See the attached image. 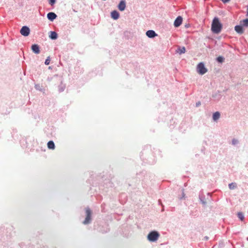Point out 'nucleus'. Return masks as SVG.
I'll return each instance as SVG.
<instances>
[{
  "instance_id": "4",
  "label": "nucleus",
  "mask_w": 248,
  "mask_h": 248,
  "mask_svg": "<svg viewBox=\"0 0 248 248\" xmlns=\"http://www.w3.org/2000/svg\"><path fill=\"white\" fill-rule=\"evenodd\" d=\"M91 214L92 212L89 208H86V217L83 223L85 225L88 224L91 221Z\"/></svg>"
},
{
  "instance_id": "16",
  "label": "nucleus",
  "mask_w": 248,
  "mask_h": 248,
  "mask_svg": "<svg viewBox=\"0 0 248 248\" xmlns=\"http://www.w3.org/2000/svg\"><path fill=\"white\" fill-rule=\"evenodd\" d=\"M50 34L49 35V37L51 39L55 40V39H56L58 38V34H57V33L56 32L53 31H51L50 32Z\"/></svg>"
},
{
  "instance_id": "20",
  "label": "nucleus",
  "mask_w": 248,
  "mask_h": 248,
  "mask_svg": "<svg viewBox=\"0 0 248 248\" xmlns=\"http://www.w3.org/2000/svg\"><path fill=\"white\" fill-rule=\"evenodd\" d=\"M224 58L222 56H219L217 58V61L219 63H222L224 61Z\"/></svg>"
},
{
  "instance_id": "26",
  "label": "nucleus",
  "mask_w": 248,
  "mask_h": 248,
  "mask_svg": "<svg viewBox=\"0 0 248 248\" xmlns=\"http://www.w3.org/2000/svg\"><path fill=\"white\" fill-rule=\"evenodd\" d=\"M50 63V57H48L45 62L46 65H48Z\"/></svg>"
},
{
  "instance_id": "1",
  "label": "nucleus",
  "mask_w": 248,
  "mask_h": 248,
  "mask_svg": "<svg viewBox=\"0 0 248 248\" xmlns=\"http://www.w3.org/2000/svg\"><path fill=\"white\" fill-rule=\"evenodd\" d=\"M222 25L217 17H215L212 21L211 30L214 33H219L222 29Z\"/></svg>"
},
{
  "instance_id": "25",
  "label": "nucleus",
  "mask_w": 248,
  "mask_h": 248,
  "mask_svg": "<svg viewBox=\"0 0 248 248\" xmlns=\"http://www.w3.org/2000/svg\"><path fill=\"white\" fill-rule=\"evenodd\" d=\"M56 2V0H48V3L49 4L53 6Z\"/></svg>"
},
{
  "instance_id": "22",
  "label": "nucleus",
  "mask_w": 248,
  "mask_h": 248,
  "mask_svg": "<svg viewBox=\"0 0 248 248\" xmlns=\"http://www.w3.org/2000/svg\"><path fill=\"white\" fill-rule=\"evenodd\" d=\"M65 85L61 84L60 85L58 86V89L59 92H62L64 90Z\"/></svg>"
},
{
  "instance_id": "21",
  "label": "nucleus",
  "mask_w": 248,
  "mask_h": 248,
  "mask_svg": "<svg viewBox=\"0 0 248 248\" xmlns=\"http://www.w3.org/2000/svg\"><path fill=\"white\" fill-rule=\"evenodd\" d=\"M236 187V185L235 183H232L229 184V188L230 189H233Z\"/></svg>"
},
{
  "instance_id": "13",
  "label": "nucleus",
  "mask_w": 248,
  "mask_h": 248,
  "mask_svg": "<svg viewBox=\"0 0 248 248\" xmlns=\"http://www.w3.org/2000/svg\"><path fill=\"white\" fill-rule=\"evenodd\" d=\"M176 52L180 55H181L182 54H184L186 52V48L184 46H179L176 50Z\"/></svg>"
},
{
  "instance_id": "7",
  "label": "nucleus",
  "mask_w": 248,
  "mask_h": 248,
  "mask_svg": "<svg viewBox=\"0 0 248 248\" xmlns=\"http://www.w3.org/2000/svg\"><path fill=\"white\" fill-rule=\"evenodd\" d=\"M126 2L125 0H121L118 4V7L119 10L123 11L125 9Z\"/></svg>"
},
{
  "instance_id": "15",
  "label": "nucleus",
  "mask_w": 248,
  "mask_h": 248,
  "mask_svg": "<svg viewBox=\"0 0 248 248\" xmlns=\"http://www.w3.org/2000/svg\"><path fill=\"white\" fill-rule=\"evenodd\" d=\"M47 147L49 149L54 150L55 149V146L54 142L52 140H50L47 142Z\"/></svg>"
},
{
  "instance_id": "19",
  "label": "nucleus",
  "mask_w": 248,
  "mask_h": 248,
  "mask_svg": "<svg viewBox=\"0 0 248 248\" xmlns=\"http://www.w3.org/2000/svg\"><path fill=\"white\" fill-rule=\"evenodd\" d=\"M237 217L241 221H243L244 219V216L242 212H238Z\"/></svg>"
},
{
  "instance_id": "24",
  "label": "nucleus",
  "mask_w": 248,
  "mask_h": 248,
  "mask_svg": "<svg viewBox=\"0 0 248 248\" xmlns=\"http://www.w3.org/2000/svg\"><path fill=\"white\" fill-rule=\"evenodd\" d=\"M34 87L36 90H38L40 91H42V86H41L39 84H35Z\"/></svg>"
},
{
  "instance_id": "8",
  "label": "nucleus",
  "mask_w": 248,
  "mask_h": 248,
  "mask_svg": "<svg viewBox=\"0 0 248 248\" xmlns=\"http://www.w3.org/2000/svg\"><path fill=\"white\" fill-rule=\"evenodd\" d=\"M146 35L150 38H153L157 36V34L153 30L147 31L146 32Z\"/></svg>"
},
{
  "instance_id": "30",
  "label": "nucleus",
  "mask_w": 248,
  "mask_h": 248,
  "mask_svg": "<svg viewBox=\"0 0 248 248\" xmlns=\"http://www.w3.org/2000/svg\"><path fill=\"white\" fill-rule=\"evenodd\" d=\"M51 79H52V78L48 77V78H47V80H48V81H51Z\"/></svg>"
},
{
  "instance_id": "18",
  "label": "nucleus",
  "mask_w": 248,
  "mask_h": 248,
  "mask_svg": "<svg viewBox=\"0 0 248 248\" xmlns=\"http://www.w3.org/2000/svg\"><path fill=\"white\" fill-rule=\"evenodd\" d=\"M240 23L242 26L248 27V18L241 21Z\"/></svg>"
},
{
  "instance_id": "23",
  "label": "nucleus",
  "mask_w": 248,
  "mask_h": 248,
  "mask_svg": "<svg viewBox=\"0 0 248 248\" xmlns=\"http://www.w3.org/2000/svg\"><path fill=\"white\" fill-rule=\"evenodd\" d=\"M232 143L233 145H236L239 143V140L236 139H233L232 140Z\"/></svg>"
},
{
  "instance_id": "3",
  "label": "nucleus",
  "mask_w": 248,
  "mask_h": 248,
  "mask_svg": "<svg viewBox=\"0 0 248 248\" xmlns=\"http://www.w3.org/2000/svg\"><path fill=\"white\" fill-rule=\"evenodd\" d=\"M197 71L199 74L202 75L207 72V69L205 68L203 62H200L197 65Z\"/></svg>"
},
{
  "instance_id": "17",
  "label": "nucleus",
  "mask_w": 248,
  "mask_h": 248,
  "mask_svg": "<svg viewBox=\"0 0 248 248\" xmlns=\"http://www.w3.org/2000/svg\"><path fill=\"white\" fill-rule=\"evenodd\" d=\"M199 199L203 205H205L206 204V202L205 201V197L204 196L200 195Z\"/></svg>"
},
{
  "instance_id": "29",
  "label": "nucleus",
  "mask_w": 248,
  "mask_h": 248,
  "mask_svg": "<svg viewBox=\"0 0 248 248\" xmlns=\"http://www.w3.org/2000/svg\"><path fill=\"white\" fill-rule=\"evenodd\" d=\"M221 1L223 3H227V2H229L230 1V0H221Z\"/></svg>"
},
{
  "instance_id": "12",
  "label": "nucleus",
  "mask_w": 248,
  "mask_h": 248,
  "mask_svg": "<svg viewBox=\"0 0 248 248\" xmlns=\"http://www.w3.org/2000/svg\"><path fill=\"white\" fill-rule=\"evenodd\" d=\"M119 16H120V15H119V12L116 10L113 11L111 13V17L115 20L118 19V18L119 17Z\"/></svg>"
},
{
  "instance_id": "28",
  "label": "nucleus",
  "mask_w": 248,
  "mask_h": 248,
  "mask_svg": "<svg viewBox=\"0 0 248 248\" xmlns=\"http://www.w3.org/2000/svg\"><path fill=\"white\" fill-rule=\"evenodd\" d=\"M201 105V103L200 101H198L197 102H196V104H195V106L196 107H199V106H200Z\"/></svg>"
},
{
  "instance_id": "5",
  "label": "nucleus",
  "mask_w": 248,
  "mask_h": 248,
  "mask_svg": "<svg viewBox=\"0 0 248 248\" xmlns=\"http://www.w3.org/2000/svg\"><path fill=\"white\" fill-rule=\"evenodd\" d=\"M20 32L22 35L27 36L29 35L30 32V28L26 26H23L21 29Z\"/></svg>"
},
{
  "instance_id": "10",
  "label": "nucleus",
  "mask_w": 248,
  "mask_h": 248,
  "mask_svg": "<svg viewBox=\"0 0 248 248\" xmlns=\"http://www.w3.org/2000/svg\"><path fill=\"white\" fill-rule=\"evenodd\" d=\"M234 30L236 32L240 34H242L244 33V29L243 26L241 25H236L234 27Z\"/></svg>"
},
{
  "instance_id": "31",
  "label": "nucleus",
  "mask_w": 248,
  "mask_h": 248,
  "mask_svg": "<svg viewBox=\"0 0 248 248\" xmlns=\"http://www.w3.org/2000/svg\"><path fill=\"white\" fill-rule=\"evenodd\" d=\"M205 239L206 240H207L208 239V237L207 236L205 237Z\"/></svg>"
},
{
  "instance_id": "11",
  "label": "nucleus",
  "mask_w": 248,
  "mask_h": 248,
  "mask_svg": "<svg viewBox=\"0 0 248 248\" xmlns=\"http://www.w3.org/2000/svg\"><path fill=\"white\" fill-rule=\"evenodd\" d=\"M31 50L35 54H39L40 53V48L38 45L33 44L31 46Z\"/></svg>"
},
{
  "instance_id": "9",
  "label": "nucleus",
  "mask_w": 248,
  "mask_h": 248,
  "mask_svg": "<svg viewBox=\"0 0 248 248\" xmlns=\"http://www.w3.org/2000/svg\"><path fill=\"white\" fill-rule=\"evenodd\" d=\"M57 15L53 12H49L47 14V18L51 21H53L57 17Z\"/></svg>"
},
{
  "instance_id": "32",
  "label": "nucleus",
  "mask_w": 248,
  "mask_h": 248,
  "mask_svg": "<svg viewBox=\"0 0 248 248\" xmlns=\"http://www.w3.org/2000/svg\"><path fill=\"white\" fill-rule=\"evenodd\" d=\"M247 16H248V9H247Z\"/></svg>"
},
{
  "instance_id": "6",
  "label": "nucleus",
  "mask_w": 248,
  "mask_h": 248,
  "mask_svg": "<svg viewBox=\"0 0 248 248\" xmlns=\"http://www.w3.org/2000/svg\"><path fill=\"white\" fill-rule=\"evenodd\" d=\"M183 18L181 16H178L174 20V26L175 27H179L182 23Z\"/></svg>"
},
{
  "instance_id": "27",
  "label": "nucleus",
  "mask_w": 248,
  "mask_h": 248,
  "mask_svg": "<svg viewBox=\"0 0 248 248\" xmlns=\"http://www.w3.org/2000/svg\"><path fill=\"white\" fill-rule=\"evenodd\" d=\"M185 194L184 192V189H182V197L180 198V199L182 200L185 198Z\"/></svg>"
},
{
  "instance_id": "14",
  "label": "nucleus",
  "mask_w": 248,
  "mask_h": 248,
  "mask_svg": "<svg viewBox=\"0 0 248 248\" xmlns=\"http://www.w3.org/2000/svg\"><path fill=\"white\" fill-rule=\"evenodd\" d=\"M220 117V114L219 112L216 111V112L214 113L213 114V120L214 121H217Z\"/></svg>"
},
{
  "instance_id": "2",
  "label": "nucleus",
  "mask_w": 248,
  "mask_h": 248,
  "mask_svg": "<svg viewBox=\"0 0 248 248\" xmlns=\"http://www.w3.org/2000/svg\"><path fill=\"white\" fill-rule=\"evenodd\" d=\"M159 235V233L157 231H153L148 233L147 239L150 242H155L158 240Z\"/></svg>"
}]
</instances>
